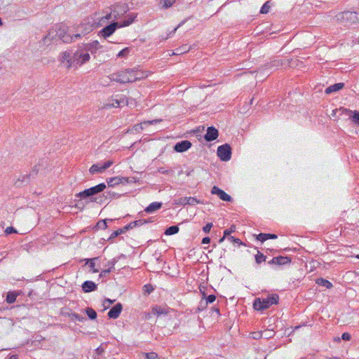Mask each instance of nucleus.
<instances>
[{"mask_svg": "<svg viewBox=\"0 0 359 359\" xmlns=\"http://www.w3.org/2000/svg\"><path fill=\"white\" fill-rule=\"evenodd\" d=\"M122 309V304L121 303H117L109 311L107 314L108 317L112 319L117 318L121 314Z\"/></svg>", "mask_w": 359, "mask_h": 359, "instance_id": "15", "label": "nucleus"}, {"mask_svg": "<svg viewBox=\"0 0 359 359\" xmlns=\"http://www.w3.org/2000/svg\"><path fill=\"white\" fill-rule=\"evenodd\" d=\"M204 300H201L200 302V304H199V306H198V309L199 310H203L207 306H205L204 304Z\"/></svg>", "mask_w": 359, "mask_h": 359, "instance_id": "64", "label": "nucleus"}, {"mask_svg": "<svg viewBox=\"0 0 359 359\" xmlns=\"http://www.w3.org/2000/svg\"><path fill=\"white\" fill-rule=\"evenodd\" d=\"M350 119L354 124L359 126V111L356 110L353 111L352 115H350Z\"/></svg>", "mask_w": 359, "mask_h": 359, "instance_id": "36", "label": "nucleus"}, {"mask_svg": "<svg viewBox=\"0 0 359 359\" xmlns=\"http://www.w3.org/2000/svg\"><path fill=\"white\" fill-rule=\"evenodd\" d=\"M118 235H119L118 231H117V230H116V231H114L111 233V235L110 236V237L109 238V240H111V239H112V238H115V237L118 236Z\"/></svg>", "mask_w": 359, "mask_h": 359, "instance_id": "63", "label": "nucleus"}, {"mask_svg": "<svg viewBox=\"0 0 359 359\" xmlns=\"http://www.w3.org/2000/svg\"><path fill=\"white\" fill-rule=\"evenodd\" d=\"M187 201V205H195L196 204H201V203H203L202 201H201L200 200H198L196 198H194V197H188V200Z\"/></svg>", "mask_w": 359, "mask_h": 359, "instance_id": "41", "label": "nucleus"}, {"mask_svg": "<svg viewBox=\"0 0 359 359\" xmlns=\"http://www.w3.org/2000/svg\"><path fill=\"white\" fill-rule=\"evenodd\" d=\"M28 180H29V176L28 175H25V176L22 177V180L18 179V182L16 183H18L20 181H21L22 182L27 183L28 182Z\"/></svg>", "mask_w": 359, "mask_h": 359, "instance_id": "60", "label": "nucleus"}, {"mask_svg": "<svg viewBox=\"0 0 359 359\" xmlns=\"http://www.w3.org/2000/svg\"><path fill=\"white\" fill-rule=\"evenodd\" d=\"M81 38V34L76 33L74 34H70L66 33L65 35L62 36V40L64 43H71L72 41L77 40Z\"/></svg>", "mask_w": 359, "mask_h": 359, "instance_id": "21", "label": "nucleus"}, {"mask_svg": "<svg viewBox=\"0 0 359 359\" xmlns=\"http://www.w3.org/2000/svg\"><path fill=\"white\" fill-rule=\"evenodd\" d=\"M128 72L129 74H135V77L130 79V81L132 82H135L137 80L142 79L147 76V72L144 71H142V70H139V69H128Z\"/></svg>", "mask_w": 359, "mask_h": 359, "instance_id": "16", "label": "nucleus"}, {"mask_svg": "<svg viewBox=\"0 0 359 359\" xmlns=\"http://www.w3.org/2000/svg\"><path fill=\"white\" fill-rule=\"evenodd\" d=\"M137 182V180L135 177H123V184H133Z\"/></svg>", "mask_w": 359, "mask_h": 359, "instance_id": "44", "label": "nucleus"}, {"mask_svg": "<svg viewBox=\"0 0 359 359\" xmlns=\"http://www.w3.org/2000/svg\"><path fill=\"white\" fill-rule=\"evenodd\" d=\"M73 59V54L72 55L69 52L65 51L63 52L60 60L62 63H65V62H67L68 65L67 67L70 68L72 67H75L74 65H72L71 61H72Z\"/></svg>", "mask_w": 359, "mask_h": 359, "instance_id": "18", "label": "nucleus"}, {"mask_svg": "<svg viewBox=\"0 0 359 359\" xmlns=\"http://www.w3.org/2000/svg\"><path fill=\"white\" fill-rule=\"evenodd\" d=\"M106 188V185L104 183H100L95 187H90L89 189H86L83 191L79 192L76 195V197H79L81 199H86L90 198V201H96V198H94L93 196L96 194L102 192Z\"/></svg>", "mask_w": 359, "mask_h": 359, "instance_id": "3", "label": "nucleus"}, {"mask_svg": "<svg viewBox=\"0 0 359 359\" xmlns=\"http://www.w3.org/2000/svg\"><path fill=\"white\" fill-rule=\"evenodd\" d=\"M82 48L83 50L85 52L90 53L93 55H95L97 51L102 48L98 41H94L92 43H83L80 46Z\"/></svg>", "mask_w": 359, "mask_h": 359, "instance_id": "7", "label": "nucleus"}, {"mask_svg": "<svg viewBox=\"0 0 359 359\" xmlns=\"http://www.w3.org/2000/svg\"><path fill=\"white\" fill-rule=\"evenodd\" d=\"M107 219H104V220H100L97 223V225L96 226L97 227V229H105L107 226Z\"/></svg>", "mask_w": 359, "mask_h": 359, "instance_id": "45", "label": "nucleus"}, {"mask_svg": "<svg viewBox=\"0 0 359 359\" xmlns=\"http://www.w3.org/2000/svg\"><path fill=\"white\" fill-rule=\"evenodd\" d=\"M316 283L319 285L323 286L327 289H330L332 287V284L327 280L324 279L323 278H319L316 280Z\"/></svg>", "mask_w": 359, "mask_h": 359, "instance_id": "30", "label": "nucleus"}, {"mask_svg": "<svg viewBox=\"0 0 359 359\" xmlns=\"http://www.w3.org/2000/svg\"><path fill=\"white\" fill-rule=\"evenodd\" d=\"M217 154L222 161H228L231 157V148L228 144H222L218 147Z\"/></svg>", "mask_w": 359, "mask_h": 359, "instance_id": "6", "label": "nucleus"}, {"mask_svg": "<svg viewBox=\"0 0 359 359\" xmlns=\"http://www.w3.org/2000/svg\"><path fill=\"white\" fill-rule=\"evenodd\" d=\"M57 36L60 39H62V35H65L66 33H67V29L66 28L64 27V26H61L60 27V28L58 29V30H57Z\"/></svg>", "mask_w": 359, "mask_h": 359, "instance_id": "46", "label": "nucleus"}, {"mask_svg": "<svg viewBox=\"0 0 359 359\" xmlns=\"http://www.w3.org/2000/svg\"><path fill=\"white\" fill-rule=\"evenodd\" d=\"M114 263L112 264V266H110L107 269L102 270L100 274V276H106L108 273L111 271V269H114Z\"/></svg>", "mask_w": 359, "mask_h": 359, "instance_id": "49", "label": "nucleus"}, {"mask_svg": "<svg viewBox=\"0 0 359 359\" xmlns=\"http://www.w3.org/2000/svg\"><path fill=\"white\" fill-rule=\"evenodd\" d=\"M277 235L274 233H261L257 236L256 238L257 241H259L261 243H263L268 239H276L277 238Z\"/></svg>", "mask_w": 359, "mask_h": 359, "instance_id": "22", "label": "nucleus"}, {"mask_svg": "<svg viewBox=\"0 0 359 359\" xmlns=\"http://www.w3.org/2000/svg\"><path fill=\"white\" fill-rule=\"evenodd\" d=\"M351 334L348 332H344L341 334V339L344 341H349L351 339Z\"/></svg>", "mask_w": 359, "mask_h": 359, "instance_id": "56", "label": "nucleus"}, {"mask_svg": "<svg viewBox=\"0 0 359 359\" xmlns=\"http://www.w3.org/2000/svg\"><path fill=\"white\" fill-rule=\"evenodd\" d=\"M278 302L279 296L277 294H271L266 298H256L253 302V308L257 311H262L273 304H278Z\"/></svg>", "mask_w": 359, "mask_h": 359, "instance_id": "2", "label": "nucleus"}, {"mask_svg": "<svg viewBox=\"0 0 359 359\" xmlns=\"http://www.w3.org/2000/svg\"><path fill=\"white\" fill-rule=\"evenodd\" d=\"M192 144L189 140H182L177 142L173 149L176 152L182 153L191 148Z\"/></svg>", "mask_w": 359, "mask_h": 359, "instance_id": "11", "label": "nucleus"}, {"mask_svg": "<svg viewBox=\"0 0 359 359\" xmlns=\"http://www.w3.org/2000/svg\"><path fill=\"white\" fill-rule=\"evenodd\" d=\"M107 195L106 196V197H109V198H114V197H119L121 195L120 194H118L115 192H112V191H108L107 193Z\"/></svg>", "mask_w": 359, "mask_h": 359, "instance_id": "57", "label": "nucleus"}, {"mask_svg": "<svg viewBox=\"0 0 359 359\" xmlns=\"http://www.w3.org/2000/svg\"><path fill=\"white\" fill-rule=\"evenodd\" d=\"M129 10L128 6L126 4H117L113 6L111 13L107 15L105 17L102 18V20L105 21L113 18L114 20H118L126 14Z\"/></svg>", "mask_w": 359, "mask_h": 359, "instance_id": "4", "label": "nucleus"}, {"mask_svg": "<svg viewBox=\"0 0 359 359\" xmlns=\"http://www.w3.org/2000/svg\"><path fill=\"white\" fill-rule=\"evenodd\" d=\"M216 299V297L214 294H210L208 297H206L205 299L204 300V304L205 306H207L208 304H211L214 302Z\"/></svg>", "mask_w": 359, "mask_h": 359, "instance_id": "43", "label": "nucleus"}, {"mask_svg": "<svg viewBox=\"0 0 359 359\" xmlns=\"http://www.w3.org/2000/svg\"><path fill=\"white\" fill-rule=\"evenodd\" d=\"M210 238L209 237H204L203 239H202V243L203 244H208L210 243Z\"/></svg>", "mask_w": 359, "mask_h": 359, "instance_id": "62", "label": "nucleus"}, {"mask_svg": "<svg viewBox=\"0 0 359 359\" xmlns=\"http://www.w3.org/2000/svg\"><path fill=\"white\" fill-rule=\"evenodd\" d=\"M4 232H5L6 235H9L11 233H16L17 230L13 226H8Z\"/></svg>", "mask_w": 359, "mask_h": 359, "instance_id": "48", "label": "nucleus"}, {"mask_svg": "<svg viewBox=\"0 0 359 359\" xmlns=\"http://www.w3.org/2000/svg\"><path fill=\"white\" fill-rule=\"evenodd\" d=\"M212 227V223H208L205 226H203V230L205 233H208L210 231L211 228Z\"/></svg>", "mask_w": 359, "mask_h": 359, "instance_id": "54", "label": "nucleus"}, {"mask_svg": "<svg viewBox=\"0 0 359 359\" xmlns=\"http://www.w3.org/2000/svg\"><path fill=\"white\" fill-rule=\"evenodd\" d=\"M86 313L90 320H95L97 316L96 311L90 307L86 309Z\"/></svg>", "mask_w": 359, "mask_h": 359, "instance_id": "35", "label": "nucleus"}, {"mask_svg": "<svg viewBox=\"0 0 359 359\" xmlns=\"http://www.w3.org/2000/svg\"><path fill=\"white\" fill-rule=\"evenodd\" d=\"M344 87V83H334V85H332V86H330L329 87H327L325 89V93L326 94H331L332 93H335V92H337V91L341 90Z\"/></svg>", "mask_w": 359, "mask_h": 359, "instance_id": "19", "label": "nucleus"}, {"mask_svg": "<svg viewBox=\"0 0 359 359\" xmlns=\"http://www.w3.org/2000/svg\"><path fill=\"white\" fill-rule=\"evenodd\" d=\"M17 294L15 292H8L6 295V301L8 304H13L15 302Z\"/></svg>", "mask_w": 359, "mask_h": 359, "instance_id": "32", "label": "nucleus"}, {"mask_svg": "<svg viewBox=\"0 0 359 359\" xmlns=\"http://www.w3.org/2000/svg\"><path fill=\"white\" fill-rule=\"evenodd\" d=\"M175 0H164L163 7L165 8H168L172 6V4L175 3Z\"/></svg>", "mask_w": 359, "mask_h": 359, "instance_id": "52", "label": "nucleus"}, {"mask_svg": "<svg viewBox=\"0 0 359 359\" xmlns=\"http://www.w3.org/2000/svg\"><path fill=\"white\" fill-rule=\"evenodd\" d=\"M146 359H159L157 353L154 352L147 353L145 354Z\"/></svg>", "mask_w": 359, "mask_h": 359, "instance_id": "47", "label": "nucleus"}, {"mask_svg": "<svg viewBox=\"0 0 359 359\" xmlns=\"http://www.w3.org/2000/svg\"><path fill=\"white\" fill-rule=\"evenodd\" d=\"M98 259V257H94V258H92V259H83L85 262H86V264H89V267L90 268V269L92 270V271L93 273H97L99 271L98 269H95V261Z\"/></svg>", "mask_w": 359, "mask_h": 359, "instance_id": "28", "label": "nucleus"}, {"mask_svg": "<svg viewBox=\"0 0 359 359\" xmlns=\"http://www.w3.org/2000/svg\"><path fill=\"white\" fill-rule=\"evenodd\" d=\"M158 171L161 173V174H164V175H168L169 173V170H165L164 168H159L158 169Z\"/></svg>", "mask_w": 359, "mask_h": 359, "instance_id": "58", "label": "nucleus"}, {"mask_svg": "<svg viewBox=\"0 0 359 359\" xmlns=\"http://www.w3.org/2000/svg\"><path fill=\"white\" fill-rule=\"evenodd\" d=\"M219 132L213 126H210L207 129V132L204 135V139L207 142H212L218 137Z\"/></svg>", "mask_w": 359, "mask_h": 359, "instance_id": "13", "label": "nucleus"}, {"mask_svg": "<svg viewBox=\"0 0 359 359\" xmlns=\"http://www.w3.org/2000/svg\"><path fill=\"white\" fill-rule=\"evenodd\" d=\"M137 17V13H131L127 15L128 19L123 22H113L102 29L99 34L104 39L112 35L117 28L124 27L131 25Z\"/></svg>", "mask_w": 359, "mask_h": 359, "instance_id": "1", "label": "nucleus"}, {"mask_svg": "<svg viewBox=\"0 0 359 359\" xmlns=\"http://www.w3.org/2000/svg\"><path fill=\"white\" fill-rule=\"evenodd\" d=\"M90 58L89 53L83 50L82 48L79 46V49L73 53V59L71 62L72 65H74L75 67H78L88 62Z\"/></svg>", "mask_w": 359, "mask_h": 359, "instance_id": "5", "label": "nucleus"}, {"mask_svg": "<svg viewBox=\"0 0 359 359\" xmlns=\"http://www.w3.org/2000/svg\"><path fill=\"white\" fill-rule=\"evenodd\" d=\"M158 122H160V120H157V119H154V120H152V121H144V122L141 123L140 124L135 125L133 126V130H135L137 133H140V132H141L143 130L144 125L149 126V125H151V124H154V123H158Z\"/></svg>", "mask_w": 359, "mask_h": 359, "instance_id": "20", "label": "nucleus"}, {"mask_svg": "<svg viewBox=\"0 0 359 359\" xmlns=\"http://www.w3.org/2000/svg\"><path fill=\"white\" fill-rule=\"evenodd\" d=\"M113 163H114V162L112 161L108 160V161H105L103 163V165H102V167L104 169V170L105 171L107 168H109L111 165H112Z\"/></svg>", "mask_w": 359, "mask_h": 359, "instance_id": "51", "label": "nucleus"}, {"mask_svg": "<svg viewBox=\"0 0 359 359\" xmlns=\"http://www.w3.org/2000/svg\"><path fill=\"white\" fill-rule=\"evenodd\" d=\"M97 288V285L90 280H86L82 284V290L86 293L95 291Z\"/></svg>", "mask_w": 359, "mask_h": 359, "instance_id": "17", "label": "nucleus"}, {"mask_svg": "<svg viewBox=\"0 0 359 359\" xmlns=\"http://www.w3.org/2000/svg\"><path fill=\"white\" fill-rule=\"evenodd\" d=\"M130 51V48L126 47V48H123V50H121L117 54V57H126L128 56V55L129 54Z\"/></svg>", "mask_w": 359, "mask_h": 359, "instance_id": "40", "label": "nucleus"}, {"mask_svg": "<svg viewBox=\"0 0 359 359\" xmlns=\"http://www.w3.org/2000/svg\"><path fill=\"white\" fill-rule=\"evenodd\" d=\"M89 172L91 175H95L96 173H102L104 172V169L102 167V165L99 163L93 164L89 169Z\"/></svg>", "mask_w": 359, "mask_h": 359, "instance_id": "26", "label": "nucleus"}, {"mask_svg": "<svg viewBox=\"0 0 359 359\" xmlns=\"http://www.w3.org/2000/svg\"><path fill=\"white\" fill-rule=\"evenodd\" d=\"M353 111L344 108V107H340L339 109H334V113H339L340 116L346 115L350 117V115H352V112Z\"/></svg>", "mask_w": 359, "mask_h": 359, "instance_id": "29", "label": "nucleus"}, {"mask_svg": "<svg viewBox=\"0 0 359 359\" xmlns=\"http://www.w3.org/2000/svg\"><path fill=\"white\" fill-rule=\"evenodd\" d=\"M270 8H271L270 1H267L262 6L259 12L262 14H266L269 12Z\"/></svg>", "mask_w": 359, "mask_h": 359, "instance_id": "37", "label": "nucleus"}, {"mask_svg": "<svg viewBox=\"0 0 359 359\" xmlns=\"http://www.w3.org/2000/svg\"><path fill=\"white\" fill-rule=\"evenodd\" d=\"M128 74V69L117 72L111 75V79L121 83H132L130 81L131 78H129Z\"/></svg>", "mask_w": 359, "mask_h": 359, "instance_id": "9", "label": "nucleus"}, {"mask_svg": "<svg viewBox=\"0 0 359 359\" xmlns=\"http://www.w3.org/2000/svg\"><path fill=\"white\" fill-rule=\"evenodd\" d=\"M154 290V287L151 284H147L143 287V294L144 295H148L151 294Z\"/></svg>", "mask_w": 359, "mask_h": 359, "instance_id": "38", "label": "nucleus"}, {"mask_svg": "<svg viewBox=\"0 0 359 359\" xmlns=\"http://www.w3.org/2000/svg\"><path fill=\"white\" fill-rule=\"evenodd\" d=\"M147 222L146 220H143V219H138V220H136V221H134V222H130V224H127L126 226V229H132L133 228H135V226H141L145 223H147Z\"/></svg>", "mask_w": 359, "mask_h": 359, "instance_id": "31", "label": "nucleus"}, {"mask_svg": "<svg viewBox=\"0 0 359 359\" xmlns=\"http://www.w3.org/2000/svg\"><path fill=\"white\" fill-rule=\"evenodd\" d=\"M341 18L351 24L358 23V12L345 11L342 13Z\"/></svg>", "mask_w": 359, "mask_h": 359, "instance_id": "12", "label": "nucleus"}, {"mask_svg": "<svg viewBox=\"0 0 359 359\" xmlns=\"http://www.w3.org/2000/svg\"><path fill=\"white\" fill-rule=\"evenodd\" d=\"M211 194L214 195L218 196V197L226 202H231L232 201V198L231 196L227 194L225 191L220 189L217 186H214L211 189Z\"/></svg>", "mask_w": 359, "mask_h": 359, "instance_id": "10", "label": "nucleus"}, {"mask_svg": "<svg viewBox=\"0 0 359 359\" xmlns=\"http://www.w3.org/2000/svg\"><path fill=\"white\" fill-rule=\"evenodd\" d=\"M291 262V259L287 256H278L275 257L269 261V264H276V265H284L286 264H289Z\"/></svg>", "mask_w": 359, "mask_h": 359, "instance_id": "14", "label": "nucleus"}, {"mask_svg": "<svg viewBox=\"0 0 359 359\" xmlns=\"http://www.w3.org/2000/svg\"><path fill=\"white\" fill-rule=\"evenodd\" d=\"M161 207H162V203L153 202L145 208L144 211L147 213H152L154 211L160 209Z\"/></svg>", "mask_w": 359, "mask_h": 359, "instance_id": "23", "label": "nucleus"}, {"mask_svg": "<svg viewBox=\"0 0 359 359\" xmlns=\"http://www.w3.org/2000/svg\"><path fill=\"white\" fill-rule=\"evenodd\" d=\"M129 229H126V226H125L124 227L118 229L117 231H118L119 235H121L122 233H124L125 232H126Z\"/></svg>", "mask_w": 359, "mask_h": 359, "instance_id": "61", "label": "nucleus"}, {"mask_svg": "<svg viewBox=\"0 0 359 359\" xmlns=\"http://www.w3.org/2000/svg\"><path fill=\"white\" fill-rule=\"evenodd\" d=\"M266 257L257 251V254L255 255V261L257 264H261L266 260Z\"/></svg>", "mask_w": 359, "mask_h": 359, "instance_id": "39", "label": "nucleus"}, {"mask_svg": "<svg viewBox=\"0 0 359 359\" xmlns=\"http://www.w3.org/2000/svg\"><path fill=\"white\" fill-rule=\"evenodd\" d=\"M179 227L177 226L173 225L170 226L166 229L165 233L166 235H173L177 233L179 231Z\"/></svg>", "mask_w": 359, "mask_h": 359, "instance_id": "34", "label": "nucleus"}, {"mask_svg": "<svg viewBox=\"0 0 359 359\" xmlns=\"http://www.w3.org/2000/svg\"><path fill=\"white\" fill-rule=\"evenodd\" d=\"M226 240L229 241L230 243H231L233 245H238L239 246V245H244V243L240 239L235 238L233 236H232L231 235L229 236Z\"/></svg>", "mask_w": 359, "mask_h": 359, "instance_id": "33", "label": "nucleus"}, {"mask_svg": "<svg viewBox=\"0 0 359 359\" xmlns=\"http://www.w3.org/2000/svg\"><path fill=\"white\" fill-rule=\"evenodd\" d=\"M152 311L153 313L158 316L160 315H166L168 313V308L161 307L157 305L153 307Z\"/></svg>", "mask_w": 359, "mask_h": 359, "instance_id": "25", "label": "nucleus"}, {"mask_svg": "<svg viewBox=\"0 0 359 359\" xmlns=\"http://www.w3.org/2000/svg\"><path fill=\"white\" fill-rule=\"evenodd\" d=\"M95 351L97 355H101L104 351V349L102 346H99L95 349Z\"/></svg>", "mask_w": 359, "mask_h": 359, "instance_id": "59", "label": "nucleus"}, {"mask_svg": "<svg viewBox=\"0 0 359 359\" xmlns=\"http://www.w3.org/2000/svg\"><path fill=\"white\" fill-rule=\"evenodd\" d=\"M100 25H95V23L91 22L81 23L80 26L77 28V33L81 34V36H85L86 34L91 32L95 27H97Z\"/></svg>", "mask_w": 359, "mask_h": 359, "instance_id": "8", "label": "nucleus"}, {"mask_svg": "<svg viewBox=\"0 0 359 359\" xmlns=\"http://www.w3.org/2000/svg\"><path fill=\"white\" fill-rule=\"evenodd\" d=\"M122 103H124L123 100H114L111 105L114 107H121Z\"/></svg>", "mask_w": 359, "mask_h": 359, "instance_id": "55", "label": "nucleus"}, {"mask_svg": "<svg viewBox=\"0 0 359 359\" xmlns=\"http://www.w3.org/2000/svg\"><path fill=\"white\" fill-rule=\"evenodd\" d=\"M187 200H188V197L180 198L178 199L177 202H176V204L186 205L188 203Z\"/></svg>", "mask_w": 359, "mask_h": 359, "instance_id": "50", "label": "nucleus"}, {"mask_svg": "<svg viewBox=\"0 0 359 359\" xmlns=\"http://www.w3.org/2000/svg\"><path fill=\"white\" fill-rule=\"evenodd\" d=\"M230 235H231V231L229 229L225 230L224 232V236L219 240V243H220L221 242H222L223 241L226 239L227 237Z\"/></svg>", "mask_w": 359, "mask_h": 359, "instance_id": "53", "label": "nucleus"}, {"mask_svg": "<svg viewBox=\"0 0 359 359\" xmlns=\"http://www.w3.org/2000/svg\"><path fill=\"white\" fill-rule=\"evenodd\" d=\"M70 318L73 320H77V321H83L85 319V317L76 313H72L70 314Z\"/></svg>", "mask_w": 359, "mask_h": 359, "instance_id": "42", "label": "nucleus"}, {"mask_svg": "<svg viewBox=\"0 0 359 359\" xmlns=\"http://www.w3.org/2000/svg\"><path fill=\"white\" fill-rule=\"evenodd\" d=\"M57 36V32L56 29H51L49 31L48 34L44 37L43 41L45 43L54 40Z\"/></svg>", "mask_w": 359, "mask_h": 359, "instance_id": "27", "label": "nucleus"}, {"mask_svg": "<svg viewBox=\"0 0 359 359\" xmlns=\"http://www.w3.org/2000/svg\"><path fill=\"white\" fill-rule=\"evenodd\" d=\"M109 187H115L120 184H123V177H114L107 180Z\"/></svg>", "mask_w": 359, "mask_h": 359, "instance_id": "24", "label": "nucleus"}]
</instances>
